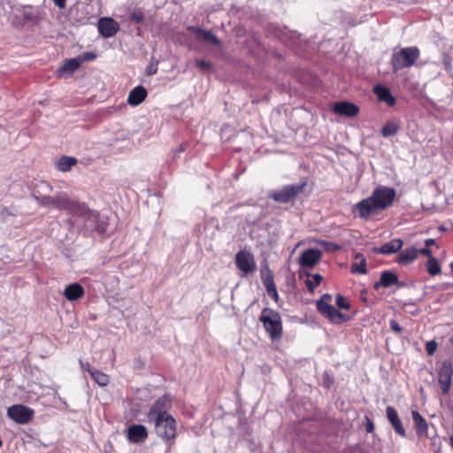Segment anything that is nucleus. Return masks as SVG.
<instances>
[{"mask_svg":"<svg viewBox=\"0 0 453 453\" xmlns=\"http://www.w3.org/2000/svg\"><path fill=\"white\" fill-rule=\"evenodd\" d=\"M419 57L420 50L417 46L395 49L390 58L393 72L397 73L404 68L411 67Z\"/></svg>","mask_w":453,"mask_h":453,"instance_id":"1","label":"nucleus"},{"mask_svg":"<svg viewBox=\"0 0 453 453\" xmlns=\"http://www.w3.org/2000/svg\"><path fill=\"white\" fill-rule=\"evenodd\" d=\"M148 421L154 424L156 434L165 441L167 445L172 446L174 444L177 436V422L172 415L155 417V418Z\"/></svg>","mask_w":453,"mask_h":453,"instance_id":"2","label":"nucleus"},{"mask_svg":"<svg viewBox=\"0 0 453 453\" xmlns=\"http://www.w3.org/2000/svg\"><path fill=\"white\" fill-rule=\"evenodd\" d=\"M259 321L263 323L265 330L273 341L282 336V321L280 313L271 308H264Z\"/></svg>","mask_w":453,"mask_h":453,"instance_id":"3","label":"nucleus"},{"mask_svg":"<svg viewBox=\"0 0 453 453\" xmlns=\"http://www.w3.org/2000/svg\"><path fill=\"white\" fill-rule=\"evenodd\" d=\"M306 185V180H303L300 183L288 184L280 188L270 190L268 192V197L280 203H291L303 191Z\"/></svg>","mask_w":453,"mask_h":453,"instance_id":"4","label":"nucleus"},{"mask_svg":"<svg viewBox=\"0 0 453 453\" xmlns=\"http://www.w3.org/2000/svg\"><path fill=\"white\" fill-rule=\"evenodd\" d=\"M395 196L396 192L394 188L379 185L372 190L370 196L380 211H382L392 206Z\"/></svg>","mask_w":453,"mask_h":453,"instance_id":"5","label":"nucleus"},{"mask_svg":"<svg viewBox=\"0 0 453 453\" xmlns=\"http://www.w3.org/2000/svg\"><path fill=\"white\" fill-rule=\"evenodd\" d=\"M107 226L106 221L100 218L98 211L91 210L83 219V234L88 236L96 233L101 236L106 233Z\"/></svg>","mask_w":453,"mask_h":453,"instance_id":"6","label":"nucleus"},{"mask_svg":"<svg viewBox=\"0 0 453 453\" xmlns=\"http://www.w3.org/2000/svg\"><path fill=\"white\" fill-rule=\"evenodd\" d=\"M380 211V209L377 207L373 200L371 199V196L362 199L354 204L352 208L354 217L364 220H368L372 215H375Z\"/></svg>","mask_w":453,"mask_h":453,"instance_id":"7","label":"nucleus"},{"mask_svg":"<svg viewBox=\"0 0 453 453\" xmlns=\"http://www.w3.org/2000/svg\"><path fill=\"white\" fill-rule=\"evenodd\" d=\"M7 415L17 424L25 425L33 419L35 411L23 404H14L8 408Z\"/></svg>","mask_w":453,"mask_h":453,"instance_id":"8","label":"nucleus"},{"mask_svg":"<svg viewBox=\"0 0 453 453\" xmlns=\"http://www.w3.org/2000/svg\"><path fill=\"white\" fill-rule=\"evenodd\" d=\"M172 399L170 395L165 394L158 399H157L150 406L148 413V420L155 418V417H165L169 416L168 410L171 408Z\"/></svg>","mask_w":453,"mask_h":453,"instance_id":"9","label":"nucleus"},{"mask_svg":"<svg viewBox=\"0 0 453 453\" xmlns=\"http://www.w3.org/2000/svg\"><path fill=\"white\" fill-rule=\"evenodd\" d=\"M235 265L243 273L244 275H248L256 271L257 265L254 259V256L250 251L240 250L235 255Z\"/></svg>","mask_w":453,"mask_h":453,"instance_id":"10","label":"nucleus"},{"mask_svg":"<svg viewBox=\"0 0 453 453\" xmlns=\"http://www.w3.org/2000/svg\"><path fill=\"white\" fill-rule=\"evenodd\" d=\"M322 257V251L317 249H307L303 250L298 259L303 268L312 269Z\"/></svg>","mask_w":453,"mask_h":453,"instance_id":"11","label":"nucleus"},{"mask_svg":"<svg viewBox=\"0 0 453 453\" xmlns=\"http://www.w3.org/2000/svg\"><path fill=\"white\" fill-rule=\"evenodd\" d=\"M188 30L192 33L199 42L211 43L217 47L222 44L221 41L209 30L196 26L188 27Z\"/></svg>","mask_w":453,"mask_h":453,"instance_id":"12","label":"nucleus"},{"mask_svg":"<svg viewBox=\"0 0 453 453\" xmlns=\"http://www.w3.org/2000/svg\"><path fill=\"white\" fill-rule=\"evenodd\" d=\"M98 30L104 38H110L119 32V24L112 18H101L98 20Z\"/></svg>","mask_w":453,"mask_h":453,"instance_id":"13","label":"nucleus"},{"mask_svg":"<svg viewBox=\"0 0 453 453\" xmlns=\"http://www.w3.org/2000/svg\"><path fill=\"white\" fill-rule=\"evenodd\" d=\"M332 111L341 116L355 117L359 112V107L348 101H339L334 104Z\"/></svg>","mask_w":453,"mask_h":453,"instance_id":"14","label":"nucleus"},{"mask_svg":"<svg viewBox=\"0 0 453 453\" xmlns=\"http://www.w3.org/2000/svg\"><path fill=\"white\" fill-rule=\"evenodd\" d=\"M386 416L395 432L401 437H406V430L403 427L397 411L392 406H388L386 408Z\"/></svg>","mask_w":453,"mask_h":453,"instance_id":"15","label":"nucleus"},{"mask_svg":"<svg viewBox=\"0 0 453 453\" xmlns=\"http://www.w3.org/2000/svg\"><path fill=\"white\" fill-rule=\"evenodd\" d=\"M127 438L130 442L142 443L148 438L147 428L143 425H131L127 430Z\"/></svg>","mask_w":453,"mask_h":453,"instance_id":"16","label":"nucleus"},{"mask_svg":"<svg viewBox=\"0 0 453 453\" xmlns=\"http://www.w3.org/2000/svg\"><path fill=\"white\" fill-rule=\"evenodd\" d=\"M403 245V242L401 239H393L380 247L372 248V252L375 254L391 255L398 252Z\"/></svg>","mask_w":453,"mask_h":453,"instance_id":"17","label":"nucleus"},{"mask_svg":"<svg viewBox=\"0 0 453 453\" xmlns=\"http://www.w3.org/2000/svg\"><path fill=\"white\" fill-rule=\"evenodd\" d=\"M373 92L376 95L379 101L386 103L388 106L395 105V98L394 97L390 89L388 87L378 84L374 86Z\"/></svg>","mask_w":453,"mask_h":453,"instance_id":"18","label":"nucleus"},{"mask_svg":"<svg viewBox=\"0 0 453 453\" xmlns=\"http://www.w3.org/2000/svg\"><path fill=\"white\" fill-rule=\"evenodd\" d=\"M63 294L68 301L73 302L81 298L85 295V291L80 283L73 282L65 287Z\"/></svg>","mask_w":453,"mask_h":453,"instance_id":"19","label":"nucleus"},{"mask_svg":"<svg viewBox=\"0 0 453 453\" xmlns=\"http://www.w3.org/2000/svg\"><path fill=\"white\" fill-rule=\"evenodd\" d=\"M147 95V89L143 86H136L129 92L127 103L132 106H137L145 100Z\"/></svg>","mask_w":453,"mask_h":453,"instance_id":"20","label":"nucleus"},{"mask_svg":"<svg viewBox=\"0 0 453 453\" xmlns=\"http://www.w3.org/2000/svg\"><path fill=\"white\" fill-rule=\"evenodd\" d=\"M81 66V62L78 60L77 57L73 58L67 59L65 64L60 66L58 71V76L61 78H65L67 76L72 75L76 70Z\"/></svg>","mask_w":453,"mask_h":453,"instance_id":"21","label":"nucleus"},{"mask_svg":"<svg viewBox=\"0 0 453 453\" xmlns=\"http://www.w3.org/2000/svg\"><path fill=\"white\" fill-rule=\"evenodd\" d=\"M411 417L415 425V431L418 437L427 436L428 426L426 420L418 411H411Z\"/></svg>","mask_w":453,"mask_h":453,"instance_id":"22","label":"nucleus"},{"mask_svg":"<svg viewBox=\"0 0 453 453\" xmlns=\"http://www.w3.org/2000/svg\"><path fill=\"white\" fill-rule=\"evenodd\" d=\"M91 210L85 203L72 200L67 212L73 216L81 218L82 220Z\"/></svg>","mask_w":453,"mask_h":453,"instance_id":"23","label":"nucleus"},{"mask_svg":"<svg viewBox=\"0 0 453 453\" xmlns=\"http://www.w3.org/2000/svg\"><path fill=\"white\" fill-rule=\"evenodd\" d=\"M91 210L85 203L72 200L67 212L73 216L81 218L82 220Z\"/></svg>","mask_w":453,"mask_h":453,"instance_id":"24","label":"nucleus"},{"mask_svg":"<svg viewBox=\"0 0 453 453\" xmlns=\"http://www.w3.org/2000/svg\"><path fill=\"white\" fill-rule=\"evenodd\" d=\"M418 254V250L414 247L405 249L399 254L397 263L402 265H406L413 262L417 258Z\"/></svg>","mask_w":453,"mask_h":453,"instance_id":"25","label":"nucleus"},{"mask_svg":"<svg viewBox=\"0 0 453 453\" xmlns=\"http://www.w3.org/2000/svg\"><path fill=\"white\" fill-rule=\"evenodd\" d=\"M55 164L58 171L65 173L77 164V159L73 157L62 156Z\"/></svg>","mask_w":453,"mask_h":453,"instance_id":"26","label":"nucleus"},{"mask_svg":"<svg viewBox=\"0 0 453 453\" xmlns=\"http://www.w3.org/2000/svg\"><path fill=\"white\" fill-rule=\"evenodd\" d=\"M324 318L327 319L334 324L344 323L350 319L349 316L339 311L334 307H332V309L326 314Z\"/></svg>","mask_w":453,"mask_h":453,"instance_id":"27","label":"nucleus"},{"mask_svg":"<svg viewBox=\"0 0 453 453\" xmlns=\"http://www.w3.org/2000/svg\"><path fill=\"white\" fill-rule=\"evenodd\" d=\"M355 259L356 260L359 259V262H354L351 264L350 272L352 273L366 274L367 273L366 259L364 257V255L362 253H357L355 256Z\"/></svg>","mask_w":453,"mask_h":453,"instance_id":"28","label":"nucleus"},{"mask_svg":"<svg viewBox=\"0 0 453 453\" xmlns=\"http://www.w3.org/2000/svg\"><path fill=\"white\" fill-rule=\"evenodd\" d=\"M380 279L383 288H389L393 286L394 283H397V274L389 270L383 271L380 273Z\"/></svg>","mask_w":453,"mask_h":453,"instance_id":"29","label":"nucleus"},{"mask_svg":"<svg viewBox=\"0 0 453 453\" xmlns=\"http://www.w3.org/2000/svg\"><path fill=\"white\" fill-rule=\"evenodd\" d=\"M71 202H72V200L65 194H60L54 197V206L53 207H56L58 210H63V211H67Z\"/></svg>","mask_w":453,"mask_h":453,"instance_id":"30","label":"nucleus"},{"mask_svg":"<svg viewBox=\"0 0 453 453\" xmlns=\"http://www.w3.org/2000/svg\"><path fill=\"white\" fill-rule=\"evenodd\" d=\"M426 271L431 276H435L441 273V267L436 257L428 258L426 261Z\"/></svg>","mask_w":453,"mask_h":453,"instance_id":"31","label":"nucleus"},{"mask_svg":"<svg viewBox=\"0 0 453 453\" xmlns=\"http://www.w3.org/2000/svg\"><path fill=\"white\" fill-rule=\"evenodd\" d=\"M89 375L101 387L107 386L110 382L109 376L96 369L91 371Z\"/></svg>","mask_w":453,"mask_h":453,"instance_id":"32","label":"nucleus"},{"mask_svg":"<svg viewBox=\"0 0 453 453\" xmlns=\"http://www.w3.org/2000/svg\"><path fill=\"white\" fill-rule=\"evenodd\" d=\"M399 126L393 121L387 122L381 128V135L384 137H391L397 134Z\"/></svg>","mask_w":453,"mask_h":453,"instance_id":"33","label":"nucleus"},{"mask_svg":"<svg viewBox=\"0 0 453 453\" xmlns=\"http://www.w3.org/2000/svg\"><path fill=\"white\" fill-rule=\"evenodd\" d=\"M312 280L305 279L304 283L306 288L310 293H313L316 287L319 286L321 281L323 280V276L319 273H314L311 276Z\"/></svg>","mask_w":453,"mask_h":453,"instance_id":"34","label":"nucleus"},{"mask_svg":"<svg viewBox=\"0 0 453 453\" xmlns=\"http://www.w3.org/2000/svg\"><path fill=\"white\" fill-rule=\"evenodd\" d=\"M453 367L449 360H444L439 370V377L452 378Z\"/></svg>","mask_w":453,"mask_h":453,"instance_id":"35","label":"nucleus"},{"mask_svg":"<svg viewBox=\"0 0 453 453\" xmlns=\"http://www.w3.org/2000/svg\"><path fill=\"white\" fill-rule=\"evenodd\" d=\"M264 286H265V288L266 289L267 294L275 302H277L279 300V295H278V292H277V288H276L274 280H271L267 279V280H266L265 284H264Z\"/></svg>","mask_w":453,"mask_h":453,"instance_id":"36","label":"nucleus"},{"mask_svg":"<svg viewBox=\"0 0 453 453\" xmlns=\"http://www.w3.org/2000/svg\"><path fill=\"white\" fill-rule=\"evenodd\" d=\"M128 19L134 24L142 25L145 19V16L141 9H136L129 14Z\"/></svg>","mask_w":453,"mask_h":453,"instance_id":"37","label":"nucleus"},{"mask_svg":"<svg viewBox=\"0 0 453 453\" xmlns=\"http://www.w3.org/2000/svg\"><path fill=\"white\" fill-rule=\"evenodd\" d=\"M260 277L263 284H265L267 279L273 280V273L269 268L268 265L265 263V265H261L260 268Z\"/></svg>","mask_w":453,"mask_h":453,"instance_id":"38","label":"nucleus"},{"mask_svg":"<svg viewBox=\"0 0 453 453\" xmlns=\"http://www.w3.org/2000/svg\"><path fill=\"white\" fill-rule=\"evenodd\" d=\"M403 309L405 312L412 316H418L420 313V310L416 306V302L414 301L404 303L403 304Z\"/></svg>","mask_w":453,"mask_h":453,"instance_id":"39","label":"nucleus"},{"mask_svg":"<svg viewBox=\"0 0 453 453\" xmlns=\"http://www.w3.org/2000/svg\"><path fill=\"white\" fill-rule=\"evenodd\" d=\"M332 307L334 306L328 302L324 301V299H319L317 301V310L323 317L326 316V314L332 309Z\"/></svg>","mask_w":453,"mask_h":453,"instance_id":"40","label":"nucleus"},{"mask_svg":"<svg viewBox=\"0 0 453 453\" xmlns=\"http://www.w3.org/2000/svg\"><path fill=\"white\" fill-rule=\"evenodd\" d=\"M452 378L439 377V383L443 395H447L449 392L451 387Z\"/></svg>","mask_w":453,"mask_h":453,"instance_id":"41","label":"nucleus"},{"mask_svg":"<svg viewBox=\"0 0 453 453\" xmlns=\"http://www.w3.org/2000/svg\"><path fill=\"white\" fill-rule=\"evenodd\" d=\"M319 243L323 247L324 250L327 252H334L342 249L341 245L333 242L320 241Z\"/></svg>","mask_w":453,"mask_h":453,"instance_id":"42","label":"nucleus"},{"mask_svg":"<svg viewBox=\"0 0 453 453\" xmlns=\"http://www.w3.org/2000/svg\"><path fill=\"white\" fill-rule=\"evenodd\" d=\"M335 303H336V305L338 306L339 309L346 310V311L350 309V303L342 295H337L336 296Z\"/></svg>","mask_w":453,"mask_h":453,"instance_id":"43","label":"nucleus"},{"mask_svg":"<svg viewBox=\"0 0 453 453\" xmlns=\"http://www.w3.org/2000/svg\"><path fill=\"white\" fill-rule=\"evenodd\" d=\"M77 58L81 62V65L83 62L92 61V60L96 59V54L94 52H90V51H85V52H82L81 55H79L77 57Z\"/></svg>","mask_w":453,"mask_h":453,"instance_id":"44","label":"nucleus"},{"mask_svg":"<svg viewBox=\"0 0 453 453\" xmlns=\"http://www.w3.org/2000/svg\"><path fill=\"white\" fill-rule=\"evenodd\" d=\"M54 197L50 196H42L36 197L38 203L42 206H54Z\"/></svg>","mask_w":453,"mask_h":453,"instance_id":"45","label":"nucleus"},{"mask_svg":"<svg viewBox=\"0 0 453 453\" xmlns=\"http://www.w3.org/2000/svg\"><path fill=\"white\" fill-rule=\"evenodd\" d=\"M196 65L198 68H200L203 71H210L212 69L211 62L204 59H196Z\"/></svg>","mask_w":453,"mask_h":453,"instance_id":"46","label":"nucleus"},{"mask_svg":"<svg viewBox=\"0 0 453 453\" xmlns=\"http://www.w3.org/2000/svg\"><path fill=\"white\" fill-rule=\"evenodd\" d=\"M334 383V379L329 375L327 372H325L322 375V386L327 389L331 388Z\"/></svg>","mask_w":453,"mask_h":453,"instance_id":"47","label":"nucleus"},{"mask_svg":"<svg viewBox=\"0 0 453 453\" xmlns=\"http://www.w3.org/2000/svg\"><path fill=\"white\" fill-rule=\"evenodd\" d=\"M389 327L396 334H401L403 332V328L394 319L389 320Z\"/></svg>","mask_w":453,"mask_h":453,"instance_id":"48","label":"nucleus"},{"mask_svg":"<svg viewBox=\"0 0 453 453\" xmlns=\"http://www.w3.org/2000/svg\"><path fill=\"white\" fill-rule=\"evenodd\" d=\"M438 344L435 341H429L426 344V351L428 356H433L436 351Z\"/></svg>","mask_w":453,"mask_h":453,"instance_id":"49","label":"nucleus"},{"mask_svg":"<svg viewBox=\"0 0 453 453\" xmlns=\"http://www.w3.org/2000/svg\"><path fill=\"white\" fill-rule=\"evenodd\" d=\"M364 426L365 428V431L368 434L373 433V431H374V424H373L372 420L368 416H365Z\"/></svg>","mask_w":453,"mask_h":453,"instance_id":"50","label":"nucleus"},{"mask_svg":"<svg viewBox=\"0 0 453 453\" xmlns=\"http://www.w3.org/2000/svg\"><path fill=\"white\" fill-rule=\"evenodd\" d=\"M187 149V144L186 143H181L176 150H173V160H175L178 157V155L181 152H184Z\"/></svg>","mask_w":453,"mask_h":453,"instance_id":"51","label":"nucleus"},{"mask_svg":"<svg viewBox=\"0 0 453 453\" xmlns=\"http://www.w3.org/2000/svg\"><path fill=\"white\" fill-rule=\"evenodd\" d=\"M79 363H80V365H81V368L83 370V371H87L89 374H90V372L91 371H94L95 368H93L89 363H85L83 362L81 359L79 360Z\"/></svg>","mask_w":453,"mask_h":453,"instance_id":"52","label":"nucleus"},{"mask_svg":"<svg viewBox=\"0 0 453 453\" xmlns=\"http://www.w3.org/2000/svg\"><path fill=\"white\" fill-rule=\"evenodd\" d=\"M418 252L423 256L428 257V258L434 257L432 255V250L427 247L419 250Z\"/></svg>","mask_w":453,"mask_h":453,"instance_id":"53","label":"nucleus"},{"mask_svg":"<svg viewBox=\"0 0 453 453\" xmlns=\"http://www.w3.org/2000/svg\"><path fill=\"white\" fill-rule=\"evenodd\" d=\"M298 273H299V278L301 280L304 279V278L311 279V277L312 276V274L310 272L306 271L305 269L300 270Z\"/></svg>","mask_w":453,"mask_h":453,"instance_id":"54","label":"nucleus"},{"mask_svg":"<svg viewBox=\"0 0 453 453\" xmlns=\"http://www.w3.org/2000/svg\"><path fill=\"white\" fill-rule=\"evenodd\" d=\"M23 19H24V20H27V21L34 20L35 15L32 12H25L23 13Z\"/></svg>","mask_w":453,"mask_h":453,"instance_id":"55","label":"nucleus"},{"mask_svg":"<svg viewBox=\"0 0 453 453\" xmlns=\"http://www.w3.org/2000/svg\"><path fill=\"white\" fill-rule=\"evenodd\" d=\"M52 1L56 4V6H58L60 9H62L65 6L66 0H52Z\"/></svg>","mask_w":453,"mask_h":453,"instance_id":"56","label":"nucleus"},{"mask_svg":"<svg viewBox=\"0 0 453 453\" xmlns=\"http://www.w3.org/2000/svg\"><path fill=\"white\" fill-rule=\"evenodd\" d=\"M349 453H365L361 447L355 446L350 448Z\"/></svg>","mask_w":453,"mask_h":453,"instance_id":"57","label":"nucleus"},{"mask_svg":"<svg viewBox=\"0 0 453 453\" xmlns=\"http://www.w3.org/2000/svg\"><path fill=\"white\" fill-rule=\"evenodd\" d=\"M157 67L150 66L146 69V73L148 75H153L157 73Z\"/></svg>","mask_w":453,"mask_h":453,"instance_id":"58","label":"nucleus"},{"mask_svg":"<svg viewBox=\"0 0 453 453\" xmlns=\"http://www.w3.org/2000/svg\"><path fill=\"white\" fill-rule=\"evenodd\" d=\"M443 65H445V68L446 69H449L450 67V65H451V61H450V58L449 57H445L444 59H443Z\"/></svg>","mask_w":453,"mask_h":453,"instance_id":"59","label":"nucleus"},{"mask_svg":"<svg viewBox=\"0 0 453 453\" xmlns=\"http://www.w3.org/2000/svg\"><path fill=\"white\" fill-rule=\"evenodd\" d=\"M425 244H426V247L429 248L430 246L435 244V240L434 239H426L425 241Z\"/></svg>","mask_w":453,"mask_h":453,"instance_id":"60","label":"nucleus"},{"mask_svg":"<svg viewBox=\"0 0 453 453\" xmlns=\"http://www.w3.org/2000/svg\"><path fill=\"white\" fill-rule=\"evenodd\" d=\"M394 285H395L398 288H400L405 287L406 283L404 281L399 280V279L397 278V283H394Z\"/></svg>","mask_w":453,"mask_h":453,"instance_id":"61","label":"nucleus"},{"mask_svg":"<svg viewBox=\"0 0 453 453\" xmlns=\"http://www.w3.org/2000/svg\"><path fill=\"white\" fill-rule=\"evenodd\" d=\"M332 296L331 295L329 294H325L322 296V297L320 299H324V301H326L329 303V301L331 300Z\"/></svg>","mask_w":453,"mask_h":453,"instance_id":"62","label":"nucleus"},{"mask_svg":"<svg viewBox=\"0 0 453 453\" xmlns=\"http://www.w3.org/2000/svg\"><path fill=\"white\" fill-rule=\"evenodd\" d=\"M380 287H383V285H382V284H380V280L379 281H377V282H375V283L373 284V288H374L375 290H379V288H380Z\"/></svg>","mask_w":453,"mask_h":453,"instance_id":"63","label":"nucleus"},{"mask_svg":"<svg viewBox=\"0 0 453 453\" xmlns=\"http://www.w3.org/2000/svg\"><path fill=\"white\" fill-rule=\"evenodd\" d=\"M450 441V446L453 448V435L449 438Z\"/></svg>","mask_w":453,"mask_h":453,"instance_id":"64","label":"nucleus"}]
</instances>
